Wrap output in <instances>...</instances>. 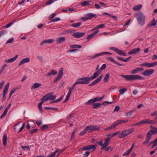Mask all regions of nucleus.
Returning <instances> with one entry per match:
<instances>
[{"instance_id":"21","label":"nucleus","mask_w":157,"mask_h":157,"mask_svg":"<svg viewBox=\"0 0 157 157\" xmlns=\"http://www.w3.org/2000/svg\"><path fill=\"white\" fill-rule=\"evenodd\" d=\"M18 55H16L14 57L5 60V62L8 63H12L15 61L17 58Z\"/></svg>"},{"instance_id":"20","label":"nucleus","mask_w":157,"mask_h":157,"mask_svg":"<svg viewBox=\"0 0 157 157\" xmlns=\"http://www.w3.org/2000/svg\"><path fill=\"white\" fill-rule=\"evenodd\" d=\"M140 48H135L131 50L128 52V54L130 55L134 54L137 52H139L140 51Z\"/></svg>"},{"instance_id":"63","label":"nucleus","mask_w":157,"mask_h":157,"mask_svg":"<svg viewBox=\"0 0 157 157\" xmlns=\"http://www.w3.org/2000/svg\"><path fill=\"white\" fill-rule=\"evenodd\" d=\"M21 148L24 150L27 149L28 150H30V148L29 146H22Z\"/></svg>"},{"instance_id":"18","label":"nucleus","mask_w":157,"mask_h":157,"mask_svg":"<svg viewBox=\"0 0 157 157\" xmlns=\"http://www.w3.org/2000/svg\"><path fill=\"white\" fill-rule=\"evenodd\" d=\"M128 135L127 130L123 131L118 135V137L121 138L127 136Z\"/></svg>"},{"instance_id":"35","label":"nucleus","mask_w":157,"mask_h":157,"mask_svg":"<svg viewBox=\"0 0 157 157\" xmlns=\"http://www.w3.org/2000/svg\"><path fill=\"white\" fill-rule=\"evenodd\" d=\"M53 93L52 92L49 93L48 94L49 95V99L50 100H52L55 99L56 98V96L55 95H53Z\"/></svg>"},{"instance_id":"2","label":"nucleus","mask_w":157,"mask_h":157,"mask_svg":"<svg viewBox=\"0 0 157 157\" xmlns=\"http://www.w3.org/2000/svg\"><path fill=\"white\" fill-rule=\"evenodd\" d=\"M101 70H98L97 71L95 72L94 75L93 76H91L90 77H84V78L85 80V81L86 82L87 84L89 83V81L91 80H92L96 78H97L98 76L100 75L101 73Z\"/></svg>"},{"instance_id":"55","label":"nucleus","mask_w":157,"mask_h":157,"mask_svg":"<svg viewBox=\"0 0 157 157\" xmlns=\"http://www.w3.org/2000/svg\"><path fill=\"white\" fill-rule=\"evenodd\" d=\"M38 131V129H33V130H31L29 131V133L31 134H33V133L36 132Z\"/></svg>"},{"instance_id":"4","label":"nucleus","mask_w":157,"mask_h":157,"mask_svg":"<svg viewBox=\"0 0 157 157\" xmlns=\"http://www.w3.org/2000/svg\"><path fill=\"white\" fill-rule=\"evenodd\" d=\"M110 140V138L107 137L105 139V142L104 144H103L102 141H101L98 143V145L101 146V150L103 149L104 148H105V147H107L109 145V142Z\"/></svg>"},{"instance_id":"12","label":"nucleus","mask_w":157,"mask_h":157,"mask_svg":"<svg viewBox=\"0 0 157 157\" xmlns=\"http://www.w3.org/2000/svg\"><path fill=\"white\" fill-rule=\"evenodd\" d=\"M103 75H101L98 78L95 79L94 81L90 83L89 85V86H93L94 85H95L97 84L98 82H99L101 80V79L102 78Z\"/></svg>"},{"instance_id":"14","label":"nucleus","mask_w":157,"mask_h":157,"mask_svg":"<svg viewBox=\"0 0 157 157\" xmlns=\"http://www.w3.org/2000/svg\"><path fill=\"white\" fill-rule=\"evenodd\" d=\"M144 70V68L143 67L137 68L132 70L131 73L132 74H136L139 72L143 71Z\"/></svg>"},{"instance_id":"22","label":"nucleus","mask_w":157,"mask_h":157,"mask_svg":"<svg viewBox=\"0 0 157 157\" xmlns=\"http://www.w3.org/2000/svg\"><path fill=\"white\" fill-rule=\"evenodd\" d=\"M54 41V40L53 39H50L48 40H44L40 44V45L42 46L44 44L46 43L48 44H50L52 43Z\"/></svg>"},{"instance_id":"23","label":"nucleus","mask_w":157,"mask_h":157,"mask_svg":"<svg viewBox=\"0 0 157 157\" xmlns=\"http://www.w3.org/2000/svg\"><path fill=\"white\" fill-rule=\"evenodd\" d=\"M117 57L119 60L124 62H127L131 58V56L126 59H124L122 57L120 56H117Z\"/></svg>"},{"instance_id":"47","label":"nucleus","mask_w":157,"mask_h":157,"mask_svg":"<svg viewBox=\"0 0 157 157\" xmlns=\"http://www.w3.org/2000/svg\"><path fill=\"white\" fill-rule=\"evenodd\" d=\"M45 109H51L52 110L57 111L58 110V109L56 108L45 107Z\"/></svg>"},{"instance_id":"15","label":"nucleus","mask_w":157,"mask_h":157,"mask_svg":"<svg viewBox=\"0 0 157 157\" xmlns=\"http://www.w3.org/2000/svg\"><path fill=\"white\" fill-rule=\"evenodd\" d=\"M107 59L109 60V61H110L111 62H112L116 64L117 65L119 66H124V64L120 63H119L116 61L113 58L111 57H107Z\"/></svg>"},{"instance_id":"62","label":"nucleus","mask_w":157,"mask_h":157,"mask_svg":"<svg viewBox=\"0 0 157 157\" xmlns=\"http://www.w3.org/2000/svg\"><path fill=\"white\" fill-rule=\"evenodd\" d=\"M131 152L128 149L127 151H126L125 153H124L123 154V155L124 156H126L128 155Z\"/></svg>"},{"instance_id":"7","label":"nucleus","mask_w":157,"mask_h":157,"mask_svg":"<svg viewBox=\"0 0 157 157\" xmlns=\"http://www.w3.org/2000/svg\"><path fill=\"white\" fill-rule=\"evenodd\" d=\"M155 121L154 120H150L149 119H145L140 121L139 122H137L138 125L145 124H154L155 123Z\"/></svg>"},{"instance_id":"43","label":"nucleus","mask_w":157,"mask_h":157,"mask_svg":"<svg viewBox=\"0 0 157 157\" xmlns=\"http://www.w3.org/2000/svg\"><path fill=\"white\" fill-rule=\"evenodd\" d=\"M109 76L110 75L109 73H107L104 79V82H106L108 81Z\"/></svg>"},{"instance_id":"24","label":"nucleus","mask_w":157,"mask_h":157,"mask_svg":"<svg viewBox=\"0 0 157 157\" xmlns=\"http://www.w3.org/2000/svg\"><path fill=\"white\" fill-rule=\"evenodd\" d=\"M150 127L151 128V129L150 131L151 133L153 134H157V128L154 127L152 125H151Z\"/></svg>"},{"instance_id":"49","label":"nucleus","mask_w":157,"mask_h":157,"mask_svg":"<svg viewBox=\"0 0 157 157\" xmlns=\"http://www.w3.org/2000/svg\"><path fill=\"white\" fill-rule=\"evenodd\" d=\"M127 90V89L125 88H123L120 89L119 90V92L121 94H123Z\"/></svg>"},{"instance_id":"16","label":"nucleus","mask_w":157,"mask_h":157,"mask_svg":"<svg viewBox=\"0 0 157 157\" xmlns=\"http://www.w3.org/2000/svg\"><path fill=\"white\" fill-rule=\"evenodd\" d=\"M68 90L69 91L66 96L65 100L63 101V103H65L69 99V98L70 96L71 92V88L70 87L68 88Z\"/></svg>"},{"instance_id":"39","label":"nucleus","mask_w":157,"mask_h":157,"mask_svg":"<svg viewBox=\"0 0 157 157\" xmlns=\"http://www.w3.org/2000/svg\"><path fill=\"white\" fill-rule=\"evenodd\" d=\"M57 74V71L56 70H52L51 72L48 73L46 75L47 76H50L52 75H56Z\"/></svg>"},{"instance_id":"38","label":"nucleus","mask_w":157,"mask_h":157,"mask_svg":"<svg viewBox=\"0 0 157 157\" xmlns=\"http://www.w3.org/2000/svg\"><path fill=\"white\" fill-rule=\"evenodd\" d=\"M43 103V102L41 101L38 104V107L40 110V112L41 113H42L43 112V111L42 106V105Z\"/></svg>"},{"instance_id":"19","label":"nucleus","mask_w":157,"mask_h":157,"mask_svg":"<svg viewBox=\"0 0 157 157\" xmlns=\"http://www.w3.org/2000/svg\"><path fill=\"white\" fill-rule=\"evenodd\" d=\"M29 61L30 59L28 57H26V58H24L21 60L20 62L18 65L19 66H21V65L25 63L29 62Z\"/></svg>"},{"instance_id":"52","label":"nucleus","mask_w":157,"mask_h":157,"mask_svg":"<svg viewBox=\"0 0 157 157\" xmlns=\"http://www.w3.org/2000/svg\"><path fill=\"white\" fill-rule=\"evenodd\" d=\"M7 113V109H5L4 112L2 114V115L1 116L0 118L1 119H2L3 117H4L6 115Z\"/></svg>"},{"instance_id":"27","label":"nucleus","mask_w":157,"mask_h":157,"mask_svg":"<svg viewBox=\"0 0 157 157\" xmlns=\"http://www.w3.org/2000/svg\"><path fill=\"white\" fill-rule=\"evenodd\" d=\"M75 31L74 30H65L63 31L61 33L62 35H64L69 33H71L74 32Z\"/></svg>"},{"instance_id":"45","label":"nucleus","mask_w":157,"mask_h":157,"mask_svg":"<svg viewBox=\"0 0 157 157\" xmlns=\"http://www.w3.org/2000/svg\"><path fill=\"white\" fill-rule=\"evenodd\" d=\"M88 131L86 127L82 131L80 132L79 134L80 136H82L84 134H86V132Z\"/></svg>"},{"instance_id":"33","label":"nucleus","mask_w":157,"mask_h":157,"mask_svg":"<svg viewBox=\"0 0 157 157\" xmlns=\"http://www.w3.org/2000/svg\"><path fill=\"white\" fill-rule=\"evenodd\" d=\"M7 135L6 134H4L3 135V144L4 145L6 146L7 144Z\"/></svg>"},{"instance_id":"48","label":"nucleus","mask_w":157,"mask_h":157,"mask_svg":"<svg viewBox=\"0 0 157 157\" xmlns=\"http://www.w3.org/2000/svg\"><path fill=\"white\" fill-rule=\"evenodd\" d=\"M118 121L119 122V124H121L122 123H127L128 121V120H118Z\"/></svg>"},{"instance_id":"30","label":"nucleus","mask_w":157,"mask_h":157,"mask_svg":"<svg viewBox=\"0 0 157 157\" xmlns=\"http://www.w3.org/2000/svg\"><path fill=\"white\" fill-rule=\"evenodd\" d=\"M157 23L155 21V19L154 18L153 20L147 25V26L149 27L150 26H155L156 25Z\"/></svg>"},{"instance_id":"57","label":"nucleus","mask_w":157,"mask_h":157,"mask_svg":"<svg viewBox=\"0 0 157 157\" xmlns=\"http://www.w3.org/2000/svg\"><path fill=\"white\" fill-rule=\"evenodd\" d=\"M135 111L134 110H132L129 112L127 113L126 114V116H131L132 115L133 112Z\"/></svg>"},{"instance_id":"17","label":"nucleus","mask_w":157,"mask_h":157,"mask_svg":"<svg viewBox=\"0 0 157 157\" xmlns=\"http://www.w3.org/2000/svg\"><path fill=\"white\" fill-rule=\"evenodd\" d=\"M68 90L69 91L66 96L65 100L63 101V103H65L69 99V98L70 96L71 92V88L70 87L68 88Z\"/></svg>"},{"instance_id":"37","label":"nucleus","mask_w":157,"mask_h":157,"mask_svg":"<svg viewBox=\"0 0 157 157\" xmlns=\"http://www.w3.org/2000/svg\"><path fill=\"white\" fill-rule=\"evenodd\" d=\"M92 106V107L94 109L95 108H98L101 106V104L99 103H94L93 104Z\"/></svg>"},{"instance_id":"51","label":"nucleus","mask_w":157,"mask_h":157,"mask_svg":"<svg viewBox=\"0 0 157 157\" xmlns=\"http://www.w3.org/2000/svg\"><path fill=\"white\" fill-rule=\"evenodd\" d=\"M152 134H153L151 133L150 131L148 132L147 134L146 138H148L149 139H150L152 136Z\"/></svg>"},{"instance_id":"25","label":"nucleus","mask_w":157,"mask_h":157,"mask_svg":"<svg viewBox=\"0 0 157 157\" xmlns=\"http://www.w3.org/2000/svg\"><path fill=\"white\" fill-rule=\"evenodd\" d=\"M42 86V84L39 83H35L32 86L31 88V90L40 87Z\"/></svg>"},{"instance_id":"44","label":"nucleus","mask_w":157,"mask_h":157,"mask_svg":"<svg viewBox=\"0 0 157 157\" xmlns=\"http://www.w3.org/2000/svg\"><path fill=\"white\" fill-rule=\"evenodd\" d=\"M63 75V68H62L60 69L58 76L61 78L62 77Z\"/></svg>"},{"instance_id":"56","label":"nucleus","mask_w":157,"mask_h":157,"mask_svg":"<svg viewBox=\"0 0 157 157\" xmlns=\"http://www.w3.org/2000/svg\"><path fill=\"white\" fill-rule=\"evenodd\" d=\"M7 33V31L5 30L2 31L0 32V38H1L2 36L5 35Z\"/></svg>"},{"instance_id":"3","label":"nucleus","mask_w":157,"mask_h":157,"mask_svg":"<svg viewBox=\"0 0 157 157\" xmlns=\"http://www.w3.org/2000/svg\"><path fill=\"white\" fill-rule=\"evenodd\" d=\"M137 19L139 23L141 25H143L144 23L145 17L144 14L142 13H139L137 14Z\"/></svg>"},{"instance_id":"34","label":"nucleus","mask_w":157,"mask_h":157,"mask_svg":"<svg viewBox=\"0 0 157 157\" xmlns=\"http://www.w3.org/2000/svg\"><path fill=\"white\" fill-rule=\"evenodd\" d=\"M147 67H154L157 65V61L155 62L151 63H147Z\"/></svg>"},{"instance_id":"58","label":"nucleus","mask_w":157,"mask_h":157,"mask_svg":"<svg viewBox=\"0 0 157 157\" xmlns=\"http://www.w3.org/2000/svg\"><path fill=\"white\" fill-rule=\"evenodd\" d=\"M14 39L13 38H11L9 40H8L7 42H6V44H7L10 43H12L14 41Z\"/></svg>"},{"instance_id":"1","label":"nucleus","mask_w":157,"mask_h":157,"mask_svg":"<svg viewBox=\"0 0 157 157\" xmlns=\"http://www.w3.org/2000/svg\"><path fill=\"white\" fill-rule=\"evenodd\" d=\"M121 77L126 79L127 81H133L137 80H144V78L139 75H121Z\"/></svg>"},{"instance_id":"46","label":"nucleus","mask_w":157,"mask_h":157,"mask_svg":"<svg viewBox=\"0 0 157 157\" xmlns=\"http://www.w3.org/2000/svg\"><path fill=\"white\" fill-rule=\"evenodd\" d=\"M48 126L47 124H44L41 127V129L43 131H44L46 130H48Z\"/></svg>"},{"instance_id":"41","label":"nucleus","mask_w":157,"mask_h":157,"mask_svg":"<svg viewBox=\"0 0 157 157\" xmlns=\"http://www.w3.org/2000/svg\"><path fill=\"white\" fill-rule=\"evenodd\" d=\"M96 100L94 99V98L89 100L86 103V105H90L96 102Z\"/></svg>"},{"instance_id":"10","label":"nucleus","mask_w":157,"mask_h":157,"mask_svg":"<svg viewBox=\"0 0 157 157\" xmlns=\"http://www.w3.org/2000/svg\"><path fill=\"white\" fill-rule=\"evenodd\" d=\"M9 86V83L7 84L4 87L3 92V100L5 101L6 100V95Z\"/></svg>"},{"instance_id":"9","label":"nucleus","mask_w":157,"mask_h":157,"mask_svg":"<svg viewBox=\"0 0 157 157\" xmlns=\"http://www.w3.org/2000/svg\"><path fill=\"white\" fill-rule=\"evenodd\" d=\"M78 81L75 82L73 85L71 90H73L75 86L77 84H87L84 78H82L78 79Z\"/></svg>"},{"instance_id":"8","label":"nucleus","mask_w":157,"mask_h":157,"mask_svg":"<svg viewBox=\"0 0 157 157\" xmlns=\"http://www.w3.org/2000/svg\"><path fill=\"white\" fill-rule=\"evenodd\" d=\"M88 131L89 130V132H92L94 131L99 130L100 127L97 125H89L86 127Z\"/></svg>"},{"instance_id":"64","label":"nucleus","mask_w":157,"mask_h":157,"mask_svg":"<svg viewBox=\"0 0 157 157\" xmlns=\"http://www.w3.org/2000/svg\"><path fill=\"white\" fill-rule=\"evenodd\" d=\"M56 15V13H53L51 14L49 17V18L50 19H52L53 18H54Z\"/></svg>"},{"instance_id":"32","label":"nucleus","mask_w":157,"mask_h":157,"mask_svg":"<svg viewBox=\"0 0 157 157\" xmlns=\"http://www.w3.org/2000/svg\"><path fill=\"white\" fill-rule=\"evenodd\" d=\"M142 6L141 4L136 6L133 7V10L135 11H138L141 9Z\"/></svg>"},{"instance_id":"40","label":"nucleus","mask_w":157,"mask_h":157,"mask_svg":"<svg viewBox=\"0 0 157 157\" xmlns=\"http://www.w3.org/2000/svg\"><path fill=\"white\" fill-rule=\"evenodd\" d=\"M81 22H79L71 24V26L75 28H78L81 25Z\"/></svg>"},{"instance_id":"36","label":"nucleus","mask_w":157,"mask_h":157,"mask_svg":"<svg viewBox=\"0 0 157 157\" xmlns=\"http://www.w3.org/2000/svg\"><path fill=\"white\" fill-rule=\"evenodd\" d=\"M89 20L92 19L93 17H95L96 16V14L93 13H90L86 15Z\"/></svg>"},{"instance_id":"42","label":"nucleus","mask_w":157,"mask_h":157,"mask_svg":"<svg viewBox=\"0 0 157 157\" xmlns=\"http://www.w3.org/2000/svg\"><path fill=\"white\" fill-rule=\"evenodd\" d=\"M18 88H19L18 87L14 88L11 91L10 93V96L9 99H10L12 94L15 92L18 89Z\"/></svg>"},{"instance_id":"6","label":"nucleus","mask_w":157,"mask_h":157,"mask_svg":"<svg viewBox=\"0 0 157 157\" xmlns=\"http://www.w3.org/2000/svg\"><path fill=\"white\" fill-rule=\"evenodd\" d=\"M96 147L95 145H87L80 148L79 150V151H82L83 150L87 151L93 149L94 151L96 149Z\"/></svg>"},{"instance_id":"13","label":"nucleus","mask_w":157,"mask_h":157,"mask_svg":"<svg viewBox=\"0 0 157 157\" xmlns=\"http://www.w3.org/2000/svg\"><path fill=\"white\" fill-rule=\"evenodd\" d=\"M85 33L76 32L73 34V36L75 38H79L84 35Z\"/></svg>"},{"instance_id":"60","label":"nucleus","mask_w":157,"mask_h":157,"mask_svg":"<svg viewBox=\"0 0 157 157\" xmlns=\"http://www.w3.org/2000/svg\"><path fill=\"white\" fill-rule=\"evenodd\" d=\"M106 64H103L101 66V67L100 69L99 70H101V71L105 70L106 67Z\"/></svg>"},{"instance_id":"26","label":"nucleus","mask_w":157,"mask_h":157,"mask_svg":"<svg viewBox=\"0 0 157 157\" xmlns=\"http://www.w3.org/2000/svg\"><path fill=\"white\" fill-rule=\"evenodd\" d=\"M99 32V30H97L92 33L89 35L87 37V39L89 40L92 37L98 33Z\"/></svg>"},{"instance_id":"53","label":"nucleus","mask_w":157,"mask_h":157,"mask_svg":"<svg viewBox=\"0 0 157 157\" xmlns=\"http://www.w3.org/2000/svg\"><path fill=\"white\" fill-rule=\"evenodd\" d=\"M60 20V18H59L57 17H56L55 19H52L51 20V21L50 22H49V23H51V22H56V21H59Z\"/></svg>"},{"instance_id":"59","label":"nucleus","mask_w":157,"mask_h":157,"mask_svg":"<svg viewBox=\"0 0 157 157\" xmlns=\"http://www.w3.org/2000/svg\"><path fill=\"white\" fill-rule=\"evenodd\" d=\"M153 143V144L152 146V147H155L157 145V138L153 142H152L151 143Z\"/></svg>"},{"instance_id":"31","label":"nucleus","mask_w":157,"mask_h":157,"mask_svg":"<svg viewBox=\"0 0 157 157\" xmlns=\"http://www.w3.org/2000/svg\"><path fill=\"white\" fill-rule=\"evenodd\" d=\"M49 95L47 94H46L45 96L43 97L42 98H41V101H46L49 100Z\"/></svg>"},{"instance_id":"5","label":"nucleus","mask_w":157,"mask_h":157,"mask_svg":"<svg viewBox=\"0 0 157 157\" xmlns=\"http://www.w3.org/2000/svg\"><path fill=\"white\" fill-rule=\"evenodd\" d=\"M110 50H113L120 55L126 56V53L122 50L119 49L117 48L114 47H111L109 48Z\"/></svg>"},{"instance_id":"61","label":"nucleus","mask_w":157,"mask_h":157,"mask_svg":"<svg viewBox=\"0 0 157 157\" xmlns=\"http://www.w3.org/2000/svg\"><path fill=\"white\" fill-rule=\"evenodd\" d=\"M104 97V96L100 98H94V99L96 100V101H99L101 100Z\"/></svg>"},{"instance_id":"50","label":"nucleus","mask_w":157,"mask_h":157,"mask_svg":"<svg viewBox=\"0 0 157 157\" xmlns=\"http://www.w3.org/2000/svg\"><path fill=\"white\" fill-rule=\"evenodd\" d=\"M71 47L72 48H82V46L80 45L75 44L71 46Z\"/></svg>"},{"instance_id":"28","label":"nucleus","mask_w":157,"mask_h":157,"mask_svg":"<svg viewBox=\"0 0 157 157\" xmlns=\"http://www.w3.org/2000/svg\"><path fill=\"white\" fill-rule=\"evenodd\" d=\"M104 54H108L109 55H111L112 54V53L110 52H103L101 53L97 54L95 55H94L93 57H92L93 58H95L99 56H100L103 55Z\"/></svg>"},{"instance_id":"29","label":"nucleus","mask_w":157,"mask_h":157,"mask_svg":"<svg viewBox=\"0 0 157 157\" xmlns=\"http://www.w3.org/2000/svg\"><path fill=\"white\" fill-rule=\"evenodd\" d=\"M65 40V37H61L59 38L57 40V43L59 44L64 42Z\"/></svg>"},{"instance_id":"11","label":"nucleus","mask_w":157,"mask_h":157,"mask_svg":"<svg viewBox=\"0 0 157 157\" xmlns=\"http://www.w3.org/2000/svg\"><path fill=\"white\" fill-rule=\"evenodd\" d=\"M154 72V70L152 69H148L144 71L142 75L145 76H150Z\"/></svg>"},{"instance_id":"54","label":"nucleus","mask_w":157,"mask_h":157,"mask_svg":"<svg viewBox=\"0 0 157 157\" xmlns=\"http://www.w3.org/2000/svg\"><path fill=\"white\" fill-rule=\"evenodd\" d=\"M119 124V122L118 121H117V122L114 123L113 125L111 126V127H112V128L113 129L115 128L117 125Z\"/></svg>"}]
</instances>
